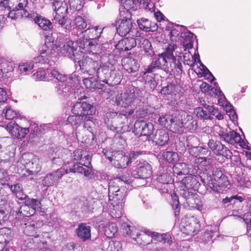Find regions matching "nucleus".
Returning a JSON list of instances; mask_svg holds the SVG:
<instances>
[{
  "mask_svg": "<svg viewBox=\"0 0 251 251\" xmlns=\"http://www.w3.org/2000/svg\"><path fill=\"white\" fill-rule=\"evenodd\" d=\"M63 34H59L55 43L54 44L53 38L51 35L48 34L45 36V43L40 50V54L35 59L36 63H46L51 58L52 54L56 52L59 55L68 57L75 62L78 58L77 57L79 52L82 53L79 49L77 50L76 44L72 41L64 43Z\"/></svg>",
  "mask_w": 251,
  "mask_h": 251,
  "instance_id": "1",
  "label": "nucleus"
},
{
  "mask_svg": "<svg viewBox=\"0 0 251 251\" xmlns=\"http://www.w3.org/2000/svg\"><path fill=\"white\" fill-rule=\"evenodd\" d=\"M122 181L127 184L132 182L131 179L126 176H122L111 180L109 182L108 198L111 216L114 218H120L123 215L124 203L127 195L125 187L120 186Z\"/></svg>",
  "mask_w": 251,
  "mask_h": 251,
  "instance_id": "2",
  "label": "nucleus"
},
{
  "mask_svg": "<svg viewBox=\"0 0 251 251\" xmlns=\"http://www.w3.org/2000/svg\"><path fill=\"white\" fill-rule=\"evenodd\" d=\"M102 31L103 28L96 26L83 31L84 36L86 35L87 37L86 39H83L78 43L79 48L81 50L80 51L84 53L99 51L100 46L103 45L101 43L102 41L100 40Z\"/></svg>",
  "mask_w": 251,
  "mask_h": 251,
  "instance_id": "3",
  "label": "nucleus"
},
{
  "mask_svg": "<svg viewBox=\"0 0 251 251\" xmlns=\"http://www.w3.org/2000/svg\"><path fill=\"white\" fill-rule=\"evenodd\" d=\"M142 91L138 88L133 87L126 90L124 93L118 94L115 98V103L117 106L121 107L133 108L140 105Z\"/></svg>",
  "mask_w": 251,
  "mask_h": 251,
  "instance_id": "4",
  "label": "nucleus"
},
{
  "mask_svg": "<svg viewBox=\"0 0 251 251\" xmlns=\"http://www.w3.org/2000/svg\"><path fill=\"white\" fill-rule=\"evenodd\" d=\"M82 155H83L85 160H81V166L78 164L74 165L73 168L69 169V172L83 174L84 176L91 178L93 176V173L91 169V157L89 153L82 150H76L73 153V159L78 162L81 159Z\"/></svg>",
  "mask_w": 251,
  "mask_h": 251,
  "instance_id": "5",
  "label": "nucleus"
},
{
  "mask_svg": "<svg viewBox=\"0 0 251 251\" xmlns=\"http://www.w3.org/2000/svg\"><path fill=\"white\" fill-rule=\"evenodd\" d=\"M173 64H169L167 61L160 54L157 57H155L151 64L147 67L146 71L143 73V77L146 81L151 82L153 86L156 84V82L153 78V74H152L156 69H162L167 73H171L175 71L173 69Z\"/></svg>",
  "mask_w": 251,
  "mask_h": 251,
  "instance_id": "6",
  "label": "nucleus"
},
{
  "mask_svg": "<svg viewBox=\"0 0 251 251\" xmlns=\"http://www.w3.org/2000/svg\"><path fill=\"white\" fill-rule=\"evenodd\" d=\"M98 51L89 53V55H84L81 59H77L76 62L80 70L83 74L93 76L98 71L101 62L98 60L100 56Z\"/></svg>",
  "mask_w": 251,
  "mask_h": 251,
  "instance_id": "7",
  "label": "nucleus"
},
{
  "mask_svg": "<svg viewBox=\"0 0 251 251\" xmlns=\"http://www.w3.org/2000/svg\"><path fill=\"white\" fill-rule=\"evenodd\" d=\"M207 186L217 192H220V188H225L229 185L227 176L219 168L214 169L212 176H207L205 182Z\"/></svg>",
  "mask_w": 251,
  "mask_h": 251,
  "instance_id": "8",
  "label": "nucleus"
},
{
  "mask_svg": "<svg viewBox=\"0 0 251 251\" xmlns=\"http://www.w3.org/2000/svg\"><path fill=\"white\" fill-rule=\"evenodd\" d=\"M196 190L184 188L180 186L178 193L186 201L187 205L190 208H193L201 211L203 204L199 196L195 193Z\"/></svg>",
  "mask_w": 251,
  "mask_h": 251,
  "instance_id": "9",
  "label": "nucleus"
},
{
  "mask_svg": "<svg viewBox=\"0 0 251 251\" xmlns=\"http://www.w3.org/2000/svg\"><path fill=\"white\" fill-rule=\"evenodd\" d=\"M108 60L104 63L101 62L99 67L96 73L93 75L96 77L99 81H101L105 84H108L110 77L111 76V73L114 70V65L115 63V60L110 61L113 58L112 55L108 53Z\"/></svg>",
  "mask_w": 251,
  "mask_h": 251,
  "instance_id": "10",
  "label": "nucleus"
},
{
  "mask_svg": "<svg viewBox=\"0 0 251 251\" xmlns=\"http://www.w3.org/2000/svg\"><path fill=\"white\" fill-rule=\"evenodd\" d=\"M201 225L195 217H186L182 219L180 225L181 232L187 235L194 236L200 231Z\"/></svg>",
  "mask_w": 251,
  "mask_h": 251,
  "instance_id": "11",
  "label": "nucleus"
},
{
  "mask_svg": "<svg viewBox=\"0 0 251 251\" xmlns=\"http://www.w3.org/2000/svg\"><path fill=\"white\" fill-rule=\"evenodd\" d=\"M131 14L121 11L119 13V19L116 21L117 33L121 36H125L130 31L132 27Z\"/></svg>",
  "mask_w": 251,
  "mask_h": 251,
  "instance_id": "12",
  "label": "nucleus"
},
{
  "mask_svg": "<svg viewBox=\"0 0 251 251\" xmlns=\"http://www.w3.org/2000/svg\"><path fill=\"white\" fill-rule=\"evenodd\" d=\"M47 73L49 76L53 77L59 81L57 85L58 93L63 96H66L71 93L73 89L70 86H67L66 81L67 80V76L60 73L55 69H50L47 70Z\"/></svg>",
  "mask_w": 251,
  "mask_h": 251,
  "instance_id": "13",
  "label": "nucleus"
},
{
  "mask_svg": "<svg viewBox=\"0 0 251 251\" xmlns=\"http://www.w3.org/2000/svg\"><path fill=\"white\" fill-rule=\"evenodd\" d=\"M174 44H170L165 48L164 51L160 54L165 59L169 64H174L173 69L176 72H182V66L179 59H176L174 55V51L176 49Z\"/></svg>",
  "mask_w": 251,
  "mask_h": 251,
  "instance_id": "14",
  "label": "nucleus"
},
{
  "mask_svg": "<svg viewBox=\"0 0 251 251\" xmlns=\"http://www.w3.org/2000/svg\"><path fill=\"white\" fill-rule=\"evenodd\" d=\"M92 117H85L77 114H73L69 116L67 118V122L72 126H75L76 128V136L78 139L81 137V134L77 131L78 126L83 124V129L85 131L87 130L90 132L89 128H90V122H92Z\"/></svg>",
  "mask_w": 251,
  "mask_h": 251,
  "instance_id": "15",
  "label": "nucleus"
},
{
  "mask_svg": "<svg viewBox=\"0 0 251 251\" xmlns=\"http://www.w3.org/2000/svg\"><path fill=\"white\" fill-rule=\"evenodd\" d=\"M154 126L152 123L144 120L135 122L134 126V132L137 136L150 137L153 133Z\"/></svg>",
  "mask_w": 251,
  "mask_h": 251,
  "instance_id": "16",
  "label": "nucleus"
},
{
  "mask_svg": "<svg viewBox=\"0 0 251 251\" xmlns=\"http://www.w3.org/2000/svg\"><path fill=\"white\" fill-rule=\"evenodd\" d=\"M209 149L217 155H222L226 158H230L232 152L227 147L223 145L220 141L210 139L208 143Z\"/></svg>",
  "mask_w": 251,
  "mask_h": 251,
  "instance_id": "17",
  "label": "nucleus"
},
{
  "mask_svg": "<svg viewBox=\"0 0 251 251\" xmlns=\"http://www.w3.org/2000/svg\"><path fill=\"white\" fill-rule=\"evenodd\" d=\"M69 170L61 168L56 171L46 175L42 180L44 186L49 187L53 186L61 179L65 174L69 173Z\"/></svg>",
  "mask_w": 251,
  "mask_h": 251,
  "instance_id": "18",
  "label": "nucleus"
},
{
  "mask_svg": "<svg viewBox=\"0 0 251 251\" xmlns=\"http://www.w3.org/2000/svg\"><path fill=\"white\" fill-rule=\"evenodd\" d=\"M194 113L198 118L202 120H211L213 119L212 116H215L219 120L224 119L223 115L217 108L214 107L212 108L209 113H207V111L204 110L203 108L198 107L194 109Z\"/></svg>",
  "mask_w": 251,
  "mask_h": 251,
  "instance_id": "19",
  "label": "nucleus"
},
{
  "mask_svg": "<svg viewBox=\"0 0 251 251\" xmlns=\"http://www.w3.org/2000/svg\"><path fill=\"white\" fill-rule=\"evenodd\" d=\"M152 174V168L147 162H140L136 170H133L132 176L135 178L145 179L150 177Z\"/></svg>",
  "mask_w": 251,
  "mask_h": 251,
  "instance_id": "20",
  "label": "nucleus"
},
{
  "mask_svg": "<svg viewBox=\"0 0 251 251\" xmlns=\"http://www.w3.org/2000/svg\"><path fill=\"white\" fill-rule=\"evenodd\" d=\"M73 114H77L85 117H90L94 114V107L90 104L84 102H76L72 108Z\"/></svg>",
  "mask_w": 251,
  "mask_h": 251,
  "instance_id": "21",
  "label": "nucleus"
},
{
  "mask_svg": "<svg viewBox=\"0 0 251 251\" xmlns=\"http://www.w3.org/2000/svg\"><path fill=\"white\" fill-rule=\"evenodd\" d=\"M13 10L9 12L8 17L12 20L22 18V12L27 6L28 0H14Z\"/></svg>",
  "mask_w": 251,
  "mask_h": 251,
  "instance_id": "22",
  "label": "nucleus"
},
{
  "mask_svg": "<svg viewBox=\"0 0 251 251\" xmlns=\"http://www.w3.org/2000/svg\"><path fill=\"white\" fill-rule=\"evenodd\" d=\"M6 129L12 136L18 139L24 138L29 132V128L21 127L17 123L13 121L7 124Z\"/></svg>",
  "mask_w": 251,
  "mask_h": 251,
  "instance_id": "23",
  "label": "nucleus"
},
{
  "mask_svg": "<svg viewBox=\"0 0 251 251\" xmlns=\"http://www.w3.org/2000/svg\"><path fill=\"white\" fill-rule=\"evenodd\" d=\"M134 232L136 233V235L133 237V239L138 244L144 246L152 242V231L147 230L139 232L138 230H135Z\"/></svg>",
  "mask_w": 251,
  "mask_h": 251,
  "instance_id": "24",
  "label": "nucleus"
},
{
  "mask_svg": "<svg viewBox=\"0 0 251 251\" xmlns=\"http://www.w3.org/2000/svg\"><path fill=\"white\" fill-rule=\"evenodd\" d=\"M113 156L112 164L117 168H126L129 164L128 155L121 151H116Z\"/></svg>",
  "mask_w": 251,
  "mask_h": 251,
  "instance_id": "25",
  "label": "nucleus"
},
{
  "mask_svg": "<svg viewBox=\"0 0 251 251\" xmlns=\"http://www.w3.org/2000/svg\"><path fill=\"white\" fill-rule=\"evenodd\" d=\"M122 63L124 69L129 73L136 72L139 68L137 61L131 57L123 58Z\"/></svg>",
  "mask_w": 251,
  "mask_h": 251,
  "instance_id": "26",
  "label": "nucleus"
},
{
  "mask_svg": "<svg viewBox=\"0 0 251 251\" xmlns=\"http://www.w3.org/2000/svg\"><path fill=\"white\" fill-rule=\"evenodd\" d=\"M136 46V38H126L120 41L117 48L121 51H127Z\"/></svg>",
  "mask_w": 251,
  "mask_h": 251,
  "instance_id": "27",
  "label": "nucleus"
},
{
  "mask_svg": "<svg viewBox=\"0 0 251 251\" xmlns=\"http://www.w3.org/2000/svg\"><path fill=\"white\" fill-rule=\"evenodd\" d=\"M181 187L194 190H197L200 185L197 179V177L192 175L185 177L181 180Z\"/></svg>",
  "mask_w": 251,
  "mask_h": 251,
  "instance_id": "28",
  "label": "nucleus"
},
{
  "mask_svg": "<svg viewBox=\"0 0 251 251\" xmlns=\"http://www.w3.org/2000/svg\"><path fill=\"white\" fill-rule=\"evenodd\" d=\"M76 232L77 236L85 241L91 238V227L86 224L81 223L79 225L76 229Z\"/></svg>",
  "mask_w": 251,
  "mask_h": 251,
  "instance_id": "29",
  "label": "nucleus"
},
{
  "mask_svg": "<svg viewBox=\"0 0 251 251\" xmlns=\"http://www.w3.org/2000/svg\"><path fill=\"white\" fill-rule=\"evenodd\" d=\"M193 168L192 164H188L185 163H178L176 164L173 170L174 174L177 175H187L191 172Z\"/></svg>",
  "mask_w": 251,
  "mask_h": 251,
  "instance_id": "30",
  "label": "nucleus"
},
{
  "mask_svg": "<svg viewBox=\"0 0 251 251\" xmlns=\"http://www.w3.org/2000/svg\"><path fill=\"white\" fill-rule=\"evenodd\" d=\"M54 16H66L68 12L67 3L63 0L55 1L53 5Z\"/></svg>",
  "mask_w": 251,
  "mask_h": 251,
  "instance_id": "31",
  "label": "nucleus"
},
{
  "mask_svg": "<svg viewBox=\"0 0 251 251\" xmlns=\"http://www.w3.org/2000/svg\"><path fill=\"white\" fill-rule=\"evenodd\" d=\"M138 45L140 48L143 49L148 55L152 56L154 52L151 42L144 37L136 38V45Z\"/></svg>",
  "mask_w": 251,
  "mask_h": 251,
  "instance_id": "32",
  "label": "nucleus"
},
{
  "mask_svg": "<svg viewBox=\"0 0 251 251\" xmlns=\"http://www.w3.org/2000/svg\"><path fill=\"white\" fill-rule=\"evenodd\" d=\"M36 57L34 58V61L31 62H22L19 65V70L20 72L24 75H26L31 73V70L34 67H39L40 64H44V63H36L35 59Z\"/></svg>",
  "mask_w": 251,
  "mask_h": 251,
  "instance_id": "33",
  "label": "nucleus"
},
{
  "mask_svg": "<svg viewBox=\"0 0 251 251\" xmlns=\"http://www.w3.org/2000/svg\"><path fill=\"white\" fill-rule=\"evenodd\" d=\"M39 225L37 222H32L28 224H25L24 227V233L28 236L37 237V230L39 227Z\"/></svg>",
  "mask_w": 251,
  "mask_h": 251,
  "instance_id": "34",
  "label": "nucleus"
},
{
  "mask_svg": "<svg viewBox=\"0 0 251 251\" xmlns=\"http://www.w3.org/2000/svg\"><path fill=\"white\" fill-rule=\"evenodd\" d=\"M137 9L136 0H121V6L119 9L120 13L122 11L125 13H131L130 10L135 11Z\"/></svg>",
  "mask_w": 251,
  "mask_h": 251,
  "instance_id": "35",
  "label": "nucleus"
},
{
  "mask_svg": "<svg viewBox=\"0 0 251 251\" xmlns=\"http://www.w3.org/2000/svg\"><path fill=\"white\" fill-rule=\"evenodd\" d=\"M169 135L164 130H158L154 138V141L159 146H164L168 143Z\"/></svg>",
  "mask_w": 251,
  "mask_h": 251,
  "instance_id": "36",
  "label": "nucleus"
},
{
  "mask_svg": "<svg viewBox=\"0 0 251 251\" xmlns=\"http://www.w3.org/2000/svg\"><path fill=\"white\" fill-rule=\"evenodd\" d=\"M182 117V115L181 116V118ZM184 127L183 120L182 118L180 119L179 117H173V120L170 126V130L173 132H178L182 131V128Z\"/></svg>",
  "mask_w": 251,
  "mask_h": 251,
  "instance_id": "37",
  "label": "nucleus"
},
{
  "mask_svg": "<svg viewBox=\"0 0 251 251\" xmlns=\"http://www.w3.org/2000/svg\"><path fill=\"white\" fill-rule=\"evenodd\" d=\"M54 20L57 23L62 30L66 32L70 31L72 28L71 22L70 21L68 20L67 16H54Z\"/></svg>",
  "mask_w": 251,
  "mask_h": 251,
  "instance_id": "38",
  "label": "nucleus"
},
{
  "mask_svg": "<svg viewBox=\"0 0 251 251\" xmlns=\"http://www.w3.org/2000/svg\"><path fill=\"white\" fill-rule=\"evenodd\" d=\"M183 117L184 127L187 128L189 130H194L197 128V122L192 116L185 113L183 114Z\"/></svg>",
  "mask_w": 251,
  "mask_h": 251,
  "instance_id": "39",
  "label": "nucleus"
},
{
  "mask_svg": "<svg viewBox=\"0 0 251 251\" xmlns=\"http://www.w3.org/2000/svg\"><path fill=\"white\" fill-rule=\"evenodd\" d=\"M193 34L190 31H187L181 33V37L184 39L183 46L184 50L191 49L193 45Z\"/></svg>",
  "mask_w": 251,
  "mask_h": 251,
  "instance_id": "40",
  "label": "nucleus"
},
{
  "mask_svg": "<svg viewBox=\"0 0 251 251\" xmlns=\"http://www.w3.org/2000/svg\"><path fill=\"white\" fill-rule=\"evenodd\" d=\"M87 18V14L81 13H77V16L74 20L75 26L79 29L83 30L87 27L86 19Z\"/></svg>",
  "mask_w": 251,
  "mask_h": 251,
  "instance_id": "41",
  "label": "nucleus"
},
{
  "mask_svg": "<svg viewBox=\"0 0 251 251\" xmlns=\"http://www.w3.org/2000/svg\"><path fill=\"white\" fill-rule=\"evenodd\" d=\"M163 158L169 163H174L179 160L177 152L172 151H164L162 153Z\"/></svg>",
  "mask_w": 251,
  "mask_h": 251,
  "instance_id": "42",
  "label": "nucleus"
},
{
  "mask_svg": "<svg viewBox=\"0 0 251 251\" xmlns=\"http://www.w3.org/2000/svg\"><path fill=\"white\" fill-rule=\"evenodd\" d=\"M62 150L57 148L53 150L49 154V157L51 161L54 164H59L62 163V160L60 157H62Z\"/></svg>",
  "mask_w": 251,
  "mask_h": 251,
  "instance_id": "43",
  "label": "nucleus"
},
{
  "mask_svg": "<svg viewBox=\"0 0 251 251\" xmlns=\"http://www.w3.org/2000/svg\"><path fill=\"white\" fill-rule=\"evenodd\" d=\"M13 70V63L5 59H0V74H5Z\"/></svg>",
  "mask_w": 251,
  "mask_h": 251,
  "instance_id": "44",
  "label": "nucleus"
},
{
  "mask_svg": "<svg viewBox=\"0 0 251 251\" xmlns=\"http://www.w3.org/2000/svg\"><path fill=\"white\" fill-rule=\"evenodd\" d=\"M36 24L42 29L46 31L50 30L53 27L52 24L50 20L41 16L37 20Z\"/></svg>",
  "mask_w": 251,
  "mask_h": 251,
  "instance_id": "45",
  "label": "nucleus"
},
{
  "mask_svg": "<svg viewBox=\"0 0 251 251\" xmlns=\"http://www.w3.org/2000/svg\"><path fill=\"white\" fill-rule=\"evenodd\" d=\"M137 22L140 29L145 31L152 30L151 29V23L148 19L142 18L137 20Z\"/></svg>",
  "mask_w": 251,
  "mask_h": 251,
  "instance_id": "46",
  "label": "nucleus"
},
{
  "mask_svg": "<svg viewBox=\"0 0 251 251\" xmlns=\"http://www.w3.org/2000/svg\"><path fill=\"white\" fill-rule=\"evenodd\" d=\"M28 167L31 169V174H37L41 169V162L39 159L34 158L32 161L27 164Z\"/></svg>",
  "mask_w": 251,
  "mask_h": 251,
  "instance_id": "47",
  "label": "nucleus"
},
{
  "mask_svg": "<svg viewBox=\"0 0 251 251\" xmlns=\"http://www.w3.org/2000/svg\"><path fill=\"white\" fill-rule=\"evenodd\" d=\"M121 229L122 230L123 233L125 235H129L133 239L135 237L136 233L135 230H137L133 226H130L127 223H123L121 224Z\"/></svg>",
  "mask_w": 251,
  "mask_h": 251,
  "instance_id": "48",
  "label": "nucleus"
},
{
  "mask_svg": "<svg viewBox=\"0 0 251 251\" xmlns=\"http://www.w3.org/2000/svg\"><path fill=\"white\" fill-rule=\"evenodd\" d=\"M83 83L87 89H103L104 86L101 84L100 87H99L98 80L92 78L84 79Z\"/></svg>",
  "mask_w": 251,
  "mask_h": 251,
  "instance_id": "49",
  "label": "nucleus"
},
{
  "mask_svg": "<svg viewBox=\"0 0 251 251\" xmlns=\"http://www.w3.org/2000/svg\"><path fill=\"white\" fill-rule=\"evenodd\" d=\"M244 200L242 197L238 195L232 196L230 197H226L222 201L224 204H227V206L229 204L233 205L236 202H241Z\"/></svg>",
  "mask_w": 251,
  "mask_h": 251,
  "instance_id": "50",
  "label": "nucleus"
},
{
  "mask_svg": "<svg viewBox=\"0 0 251 251\" xmlns=\"http://www.w3.org/2000/svg\"><path fill=\"white\" fill-rule=\"evenodd\" d=\"M70 8L80 13L81 9L84 4V0H69Z\"/></svg>",
  "mask_w": 251,
  "mask_h": 251,
  "instance_id": "51",
  "label": "nucleus"
},
{
  "mask_svg": "<svg viewBox=\"0 0 251 251\" xmlns=\"http://www.w3.org/2000/svg\"><path fill=\"white\" fill-rule=\"evenodd\" d=\"M108 245L106 251H123L122 244L120 242L111 240L108 241Z\"/></svg>",
  "mask_w": 251,
  "mask_h": 251,
  "instance_id": "52",
  "label": "nucleus"
},
{
  "mask_svg": "<svg viewBox=\"0 0 251 251\" xmlns=\"http://www.w3.org/2000/svg\"><path fill=\"white\" fill-rule=\"evenodd\" d=\"M173 115H165L160 117L158 119L159 124L167 128H169L173 120Z\"/></svg>",
  "mask_w": 251,
  "mask_h": 251,
  "instance_id": "53",
  "label": "nucleus"
},
{
  "mask_svg": "<svg viewBox=\"0 0 251 251\" xmlns=\"http://www.w3.org/2000/svg\"><path fill=\"white\" fill-rule=\"evenodd\" d=\"M105 234L108 238H112L117 232L116 226L113 223L109 224L105 229Z\"/></svg>",
  "mask_w": 251,
  "mask_h": 251,
  "instance_id": "54",
  "label": "nucleus"
},
{
  "mask_svg": "<svg viewBox=\"0 0 251 251\" xmlns=\"http://www.w3.org/2000/svg\"><path fill=\"white\" fill-rule=\"evenodd\" d=\"M25 204L28 207H31L34 210H36V209L41 208V201L38 200L31 199V198H27L26 199V201H25Z\"/></svg>",
  "mask_w": 251,
  "mask_h": 251,
  "instance_id": "55",
  "label": "nucleus"
},
{
  "mask_svg": "<svg viewBox=\"0 0 251 251\" xmlns=\"http://www.w3.org/2000/svg\"><path fill=\"white\" fill-rule=\"evenodd\" d=\"M218 134L221 139L228 144L231 142V141H232L231 140V136H232L231 130L227 131V130L225 131L224 129H220Z\"/></svg>",
  "mask_w": 251,
  "mask_h": 251,
  "instance_id": "56",
  "label": "nucleus"
},
{
  "mask_svg": "<svg viewBox=\"0 0 251 251\" xmlns=\"http://www.w3.org/2000/svg\"><path fill=\"white\" fill-rule=\"evenodd\" d=\"M195 164H197V167L199 170H203V167L207 166L209 164V161H207V159L206 157H200L199 158H195Z\"/></svg>",
  "mask_w": 251,
  "mask_h": 251,
  "instance_id": "57",
  "label": "nucleus"
},
{
  "mask_svg": "<svg viewBox=\"0 0 251 251\" xmlns=\"http://www.w3.org/2000/svg\"><path fill=\"white\" fill-rule=\"evenodd\" d=\"M22 14V18L25 17L30 20H33L35 23L37 22V20H38L39 18L41 17L39 16V15L36 12L31 11L30 13H28L25 9L23 11Z\"/></svg>",
  "mask_w": 251,
  "mask_h": 251,
  "instance_id": "58",
  "label": "nucleus"
},
{
  "mask_svg": "<svg viewBox=\"0 0 251 251\" xmlns=\"http://www.w3.org/2000/svg\"><path fill=\"white\" fill-rule=\"evenodd\" d=\"M157 180L161 183L167 184L172 181V178L168 173H163L157 176Z\"/></svg>",
  "mask_w": 251,
  "mask_h": 251,
  "instance_id": "59",
  "label": "nucleus"
},
{
  "mask_svg": "<svg viewBox=\"0 0 251 251\" xmlns=\"http://www.w3.org/2000/svg\"><path fill=\"white\" fill-rule=\"evenodd\" d=\"M183 60L185 64H187L191 67L194 66V62L196 61V59H194L193 56L190 52L184 53L183 55Z\"/></svg>",
  "mask_w": 251,
  "mask_h": 251,
  "instance_id": "60",
  "label": "nucleus"
},
{
  "mask_svg": "<svg viewBox=\"0 0 251 251\" xmlns=\"http://www.w3.org/2000/svg\"><path fill=\"white\" fill-rule=\"evenodd\" d=\"M189 151L190 153H193L194 155H197L201 153L204 154L205 152H208L205 148L201 147H192L189 149Z\"/></svg>",
  "mask_w": 251,
  "mask_h": 251,
  "instance_id": "61",
  "label": "nucleus"
},
{
  "mask_svg": "<svg viewBox=\"0 0 251 251\" xmlns=\"http://www.w3.org/2000/svg\"><path fill=\"white\" fill-rule=\"evenodd\" d=\"M17 116V112L13 109H11V107H8L5 110L4 116L6 119L8 120H11Z\"/></svg>",
  "mask_w": 251,
  "mask_h": 251,
  "instance_id": "62",
  "label": "nucleus"
},
{
  "mask_svg": "<svg viewBox=\"0 0 251 251\" xmlns=\"http://www.w3.org/2000/svg\"><path fill=\"white\" fill-rule=\"evenodd\" d=\"M46 73L44 70L37 71L35 74L32 75L33 79L36 81H41L46 79Z\"/></svg>",
  "mask_w": 251,
  "mask_h": 251,
  "instance_id": "63",
  "label": "nucleus"
},
{
  "mask_svg": "<svg viewBox=\"0 0 251 251\" xmlns=\"http://www.w3.org/2000/svg\"><path fill=\"white\" fill-rule=\"evenodd\" d=\"M143 151H130L129 153L128 159L129 163H131L132 161L137 159L140 155L142 154Z\"/></svg>",
  "mask_w": 251,
  "mask_h": 251,
  "instance_id": "64",
  "label": "nucleus"
}]
</instances>
